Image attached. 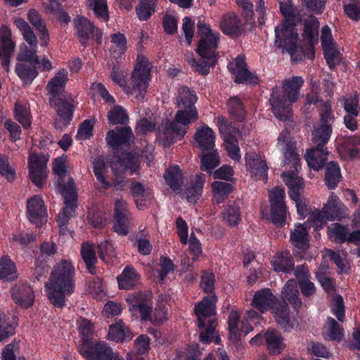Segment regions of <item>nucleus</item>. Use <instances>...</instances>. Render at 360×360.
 Instances as JSON below:
<instances>
[{"mask_svg": "<svg viewBox=\"0 0 360 360\" xmlns=\"http://www.w3.org/2000/svg\"><path fill=\"white\" fill-rule=\"evenodd\" d=\"M74 276L75 268L70 261L62 259L54 265L45 285L47 297L54 307H63L65 296L74 292Z\"/></svg>", "mask_w": 360, "mask_h": 360, "instance_id": "obj_1", "label": "nucleus"}, {"mask_svg": "<svg viewBox=\"0 0 360 360\" xmlns=\"http://www.w3.org/2000/svg\"><path fill=\"white\" fill-rule=\"evenodd\" d=\"M304 79L293 76L283 81L282 89L275 86L271 90L269 103L274 116L281 121H287L292 116V104L296 102Z\"/></svg>", "mask_w": 360, "mask_h": 360, "instance_id": "obj_2", "label": "nucleus"}, {"mask_svg": "<svg viewBox=\"0 0 360 360\" xmlns=\"http://www.w3.org/2000/svg\"><path fill=\"white\" fill-rule=\"evenodd\" d=\"M53 171L58 176V185L64 198L65 206L58 217V224L64 230L70 219L73 216L77 206V195L73 179L68 174L67 167L61 158L56 159Z\"/></svg>", "mask_w": 360, "mask_h": 360, "instance_id": "obj_3", "label": "nucleus"}, {"mask_svg": "<svg viewBox=\"0 0 360 360\" xmlns=\"http://www.w3.org/2000/svg\"><path fill=\"white\" fill-rule=\"evenodd\" d=\"M198 118V114L196 108L179 110L175 115L174 120L165 123L162 133H160L159 127V143H161L165 147H169L177 138L181 139L186 134L185 127L191 122L197 120Z\"/></svg>", "mask_w": 360, "mask_h": 360, "instance_id": "obj_4", "label": "nucleus"}, {"mask_svg": "<svg viewBox=\"0 0 360 360\" xmlns=\"http://www.w3.org/2000/svg\"><path fill=\"white\" fill-rule=\"evenodd\" d=\"M150 70L151 65L148 58L139 54L131 72L129 86L124 87L127 94L135 95L136 98H143L148 87Z\"/></svg>", "mask_w": 360, "mask_h": 360, "instance_id": "obj_5", "label": "nucleus"}, {"mask_svg": "<svg viewBox=\"0 0 360 360\" xmlns=\"http://www.w3.org/2000/svg\"><path fill=\"white\" fill-rule=\"evenodd\" d=\"M297 24H278L275 27V46L287 52L293 60L298 50L299 35L296 26ZM300 60V58H299Z\"/></svg>", "mask_w": 360, "mask_h": 360, "instance_id": "obj_6", "label": "nucleus"}, {"mask_svg": "<svg viewBox=\"0 0 360 360\" xmlns=\"http://www.w3.org/2000/svg\"><path fill=\"white\" fill-rule=\"evenodd\" d=\"M197 37H199L198 54L205 59L217 58L219 33L212 30L207 24H198Z\"/></svg>", "mask_w": 360, "mask_h": 360, "instance_id": "obj_7", "label": "nucleus"}, {"mask_svg": "<svg viewBox=\"0 0 360 360\" xmlns=\"http://www.w3.org/2000/svg\"><path fill=\"white\" fill-rule=\"evenodd\" d=\"M282 295L284 300L279 302L276 297L275 304L271 309L273 311L274 316L289 313L288 304L286 302V300L293 307L296 311H298L302 302L299 297V291L295 281L290 280L286 283L282 290Z\"/></svg>", "mask_w": 360, "mask_h": 360, "instance_id": "obj_8", "label": "nucleus"}, {"mask_svg": "<svg viewBox=\"0 0 360 360\" xmlns=\"http://www.w3.org/2000/svg\"><path fill=\"white\" fill-rule=\"evenodd\" d=\"M78 350L86 360H112L116 353L106 342L99 341L93 343L87 338H84Z\"/></svg>", "mask_w": 360, "mask_h": 360, "instance_id": "obj_9", "label": "nucleus"}, {"mask_svg": "<svg viewBox=\"0 0 360 360\" xmlns=\"http://www.w3.org/2000/svg\"><path fill=\"white\" fill-rule=\"evenodd\" d=\"M228 68L231 75H234L233 81L236 84L256 85L259 82L258 76L248 70L244 55H238L234 61L228 65Z\"/></svg>", "mask_w": 360, "mask_h": 360, "instance_id": "obj_10", "label": "nucleus"}, {"mask_svg": "<svg viewBox=\"0 0 360 360\" xmlns=\"http://www.w3.org/2000/svg\"><path fill=\"white\" fill-rule=\"evenodd\" d=\"M285 190L275 187L269 194L271 205V221L277 226L282 227L285 224L287 207L285 202Z\"/></svg>", "mask_w": 360, "mask_h": 360, "instance_id": "obj_11", "label": "nucleus"}, {"mask_svg": "<svg viewBox=\"0 0 360 360\" xmlns=\"http://www.w3.org/2000/svg\"><path fill=\"white\" fill-rule=\"evenodd\" d=\"M126 301L131 311H139L141 321H152V295L150 292H137L129 294Z\"/></svg>", "mask_w": 360, "mask_h": 360, "instance_id": "obj_12", "label": "nucleus"}, {"mask_svg": "<svg viewBox=\"0 0 360 360\" xmlns=\"http://www.w3.org/2000/svg\"><path fill=\"white\" fill-rule=\"evenodd\" d=\"M49 156L43 153H32L28 160L29 175L32 182L41 188L47 177V162Z\"/></svg>", "mask_w": 360, "mask_h": 360, "instance_id": "obj_13", "label": "nucleus"}, {"mask_svg": "<svg viewBox=\"0 0 360 360\" xmlns=\"http://www.w3.org/2000/svg\"><path fill=\"white\" fill-rule=\"evenodd\" d=\"M134 136L131 129L128 127H117L106 134L107 144L114 150L121 146L130 148L134 143Z\"/></svg>", "mask_w": 360, "mask_h": 360, "instance_id": "obj_14", "label": "nucleus"}, {"mask_svg": "<svg viewBox=\"0 0 360 360\" xmlns=\"http://www.w3.org/2000/svg\"><path fill=\"white\" fill-rule=\"evenodd\" d=\"M49 104L56 110L58 117L55 120V127L62 129L69 124L72 119L75 110L72 101H69L65 96H63L57 99L49 100Z\"/></svg>", "mask_w": 360, "mask_h": 360, "instance_id": "obj_15", "label": "nucleus"}, {"mask_svg": "<svg viewBox=\"0 0 360 360\" xmlns=\"http://www.w3.org/2000/svg\"><path fill=\"white\" fill-rule=\"evenodd\" d=\"M289 167L288 171L282 174L283 181L288 188V195L292 200L300 198L301 192L304 187V182L302 178L298 176V169L301 166L300 162L295 165L294 164L284 165Z\"/></svg>", "mask_w": 360, "mask_h": 360, "instance_id": "obj_16", "label": "nucleus"}, {"mask_svg": "<svg viewBox=\"0 0 360 360\" xmlns=\"http://www.w3.org/2000/svg\"><path fill=\"white\" fill-rule=\"evenodd\" d=\"M15 49L11 30L5 25H2L0 28V60L2 68L7 72L10 71L9 65Z\"/></svg>", "mask_w": 360, "mask_h": 360, "instance_id": "obj_17", "label": "nucleus"}, {"mask_svg": "<svg viewBox=\"0 0 360 360\" xmlns=\"http://www.w3.org/2000/svg\"><path fill=\"white\" fill-rule=\"evenodd\" d=\"M131 225L130 214L127 207V202L122 200H117L114 209L113 231L120 236H127Z\"/></svg>", "mask_w": 360, "mask_h": 360, "instance_id": "obj_18", "label": "nucleus"}, {"mask_svg": "<svg viewBox=\"0 0 360 360\" xmlns=\"http://www.w3.org/2000/svg\"><path fill=\"white\" fill-rule=\"evenodd\" d=\"M278 145L282 146L281 148L283 155V164L297 165L300 162V155L297 150V143L293 138L289 136V133L286 130L281 132L278 137Z\"/></svg>", "mask_w": 360, "mask_h": 360, "instance_id": "obj_19", "label": "nucleus"}, {"mask_svg": "<svg viewBox=\"0 0 360 360\" xmlns=\"http://www.w3.org/2000/svg\"><path fill=\"white\" fill-rule=\"evenodd\" d=\"M217 301L216 295H207L199 302L194 308V312L198 319V328L205 326V319L215 314V304Z\"/></svg>", "mask_w": 360, "mask_h": 360, "instance_id": "obj_20", "label": "nucleus"}, {"mask_svg": "<svg viewBox=\"0 0 360 360\" xmlns=\"http://www.w3.org/2000/svg\"><path fill=\"white\" fill-rule=\"evenodd\" d=\"M27 214L29 221L37 226L46 220V210L41 197L34 195L27 200Z\"/></svg>", "mask_w": 360, "mask_h": 360, "instance_id": "obj_21", "label": "nucleus"}, {"mask_svg": "<svg viewBox=\"0 0 360 360\" xmlns=\"http://www.w3.org/2000/svg\"><path fill=\"white\" fill-rule=\"evenodd\" d=\"M279 8L283 21L282 22H319L315 16L311 15L309 20L302 21L300 15V9L293 5L291 0L279 2Z\"/></svg>", "mask_w": 360, "mask_h": 360, "instance_id": "obj_22", "label": "nucleus"}, {"mask_svg": "<svg viewBox=\"0 0 360 360\" xmlns=\"http://www.w3.org/2000/svg\"><path fill=\"white\" fill-rule=\"evenodd\" d=\"M323 212L328 220H340L347 215V208L337 195L332 193L323 206Z\"/></svg>", "mask_w": 360, "mask_h": 360, "instance_id": "obj_23", "label": "nucleus"}, {"mask_svg": "<svg viewBox=\"0 0 360 360\" xmlns=\"http://www.w3.org/2000/svg\"><path fill=\"white\" fill-rule=\"evenodd\" d=\"M11 295L14 302L23 308H28L34 304L33 290L27 284H15L11 290Z\"/></svg>", "mask_w": 360, "mask_h": 360, "instance_id": "obj_24", "label": "nucleus"}, {"mask_svg": "<svg viewBox=\"0 0 360 360\" xmlns=\"http://www.w3.org/2000/svg\"><path fill=\"white\" fill-rule=\"evenodd\" d=\"M276 297L269 288H262L255 292L252 300V305L256 308L259 314L271 310L274 305Z\"/></svg>", "mask_w": 360, "mask_h": 360, "instance_id": "obj_25", "label": "nucleus"}, {"mask_svg": "<svg viewBox=\"0 0 360 360\" xmlns=\"http://www.w3.org/2000/svg\"><path fill=\"white\" fill-rule=\"evenodd\" d=\"M108 335L109 340L117 343H122L132 340L134 333L125 326L122 319H119L110 326Z\"/></svg>", "mask_w": 360, "mask_h": 360, "instance_id": "obj_26", "label": "nucleus"}, {"mask_svg": "<svg viewBox=\"0 0 360 360\" xmlns=\"http://www.w3.org/2000/svg\"><path fill=\"white\" fill-rule=\"evenodd\" d=\"M271 264L276 272L290 274L294 269L295 261L290 251L284 250L274 256Z\"/></svg>", "mask_w": 360, "mask_h": 360, "instance_id": "obj_27", "label": "nucleus"}, {"mask_svg": "<svg viewBox=\"0 0 360 360\" xmlns=\"http://www.w3.org/2000/svg\"><path fill=\"white\" fill-rule=\"evenodd\" d=\"M328 152L326 148L313 146L307 150L305 159L309 167L314 171H319L326 166L328 160Z\"/></svg>", "mask_w": 360, "mask_h": 360, "instance_id": "obj_28", "label": "nucleus"}, {"mask_svg": "<svg viewBox=\"0 0 360 360\" xmlns=\"http://www.w3.org/2000/svg\"><path fill=\"white\" fill-rule=\"evenodd\" d=\"M68 79V72L62 69L48 82L46 89L51 95L49 100H54L63 96L62 94Z\"/></svg>", "mask_w": 360, "mask_h": 360, "instance_id": "obj_29", "label": "nucleus"}, {"mask_svg": "<svg viewBox=\"0 0 360 360\" xmlns=\"http://www.w3.org/2000/svg\"><path fill=\"white\" fill-rule=\"evenodd\" d=\"M194 139L201 151L210 150L215 146V134L207 125H203L197 129Z\"/></svg>", "mask_w": 360, "mask_h": 360, "instance_id": "obj_30", "label": "nucleus"}, {"mask_svg": "<svg viewBox=\"0 0 360 360\" xmlns=\"http://www.w3.org/2000/svg\"><path fill=\"white\" fill-rule=\"evenodd\" d=\"M205 182V175L200 174L196 175L195 179L190 185L182 191L181 195L189 202H196L202 195V188Z\"/></svg>", "mask_w": 360, "mask_h": 360, "instance_id": "obj_31", "label": "nucleus"}, {"mask_svg": "<svg viewBox=\"0 0 360 360\" xmlns=\"http://www.w3.org/2000/svg\"><path fill=\"white\" fill-rule=\"evenodd\" d=\"M323 167L325 185L329 190L335 189L342 178L339 164L335 161H330Z\"/></svg>", "mask_w": 360, "mask_h": 360, "instance_id": "obj_32", "label": "nucleus"}, {"mask_svg": "<svg viewBox=\"0 0 360 360\" xmlns=\"http://www.w3.org/2000/svg\"><path fill=\"white\" fill-rule=\"evenodd\" d=\"M117 279L120 289L129 290L139 284L140 276L132 266H127Z\"/></svg>", "mask_w": 360, "mask_h": 360, "instance_id": "obj_33", "label": "nucleus"}, {"mask_svg": "<svg viewBox=\"0 0 360 360\" xmlns=\"http://www.w3.org/2000/svg\"><path fill=\"white\" fill-rule=\"evenodd\" d=\"M245 164L248 169L253 176L260 179L267 180L269 167L266 162L258 158L256 154L250 155L248 157L246 155Z\"/></svg>", "mask_w": 360, "mask_h": 360, "instance_id": "obj_34", "label": "nucleus"}, {"mask_svg": "<svg viewBox=\"0 0 360 360\" xmlns=\"http://www.w3.org/2000/svg\"><path fill=\"white\" fill-rule=\"evenodd\" d=\"M76 30L79 41L83 46H86L87 41L91 37L98 44L101 42L102 33L94 24H76Z\"/></svg>", "mask_w": 360, "mask_h": 360, "instance_id": "obj_35", "label": "nucleus"}, {"mask_svg": "<svg viewBox=\"0 0 360 360\" xmlns=\"http://www.w3.org/2000/svg\"><path fill=\"white\" fill-rule=\"evenodd\" d=\"M349 229L347 226L339 223H333L328 226L327 235L333 243L342 244L345 242L352 243Z\"/></svg>", "mask_w": 360, "mask_h": 360, "instance_id": "obj_36", "label": "nucleus"}, {"mask_svg": "<svg viewBox=\"0 0 360 360\" xmlns=\"http://www.w3.org/2000/svg\"><path fill=\"white\" fill-rule=\"evenodd\" d=\"M111 164H117V167L123 171L129 170L131 173L136 172L139 168L140 161L138 156L130 152L122 153Z\"/></svg>", "mask_w": 360, "mask_h": 360, "instance_id": "obj_37", "label": "nucleus"}, {"mask_svg": "<svg viewBox=\"0 0 360 360\" xmlns=\"http://www.w3.org/2000/svg\"><path fill=\"white\" fill-rule=\"evenodd\" d=\"M200 169L207 173H212V169L217 167L220 164V157L217 149L214 148L207 151H202L200 155Z\"/></svg>", "mask_w": 360, "mask_h": 360, "instance_id": "obj_38", "label": "nucleus"}, {"mask_svg": "<svg viewBox=\"0 0 360 360\" xmlns=\"http://www.w3.org/2000/svg\"><path fill=\"white\" fill-rule=\"evenodd\" d=\"M221 214L224 220L230 226H237L241 221L239 202L232 201L225 205Z\"/></svg>", "mask_w": 360, "mask_h": 360, "instance_id": "obj_39", "label": "nucleus"}, {"mask_svg": "<svg viewBox=\"0 0 360 360\" xmlns=\"http://www.w3.org/2000/svg\"><path fill=\"white\" fill-rule=\"evenodd\" d=\"M290 241L300 250L306 251L309 248V234L303 224H299L297 229L291 232Z\"/></svg>", "mask_w": 360, "mask_h": 360, "instance_id": "obj_40", "label": "nucleus"}, {"mask_svg": "<svg viewBox=\"0 0 360 360\" xmlns=\"http://www.w3.org/2000/svg\"><path fill=\"white\" fill-rule=\"evenodd\" d=\"M265 344L271 354H278L282 351L283 338L280 332L276 329L269 328L265 332Z\"/></svg>", "mask_w": 360, "mask_h": 360, "instance_id": "obj_41", "label": "nucleus"}, {"mask_svg": "<svg viewBox=\"0 0 360 360\" xmlns=\"http://www.w3.org/2000/svg\"><path fill=\"white\" fill-rule=\"evenodd\" d=\"M167 184L174 191L181 189L183 184L182 172L179 165L167 168L164 174Z\"/></svg>", "mask_w": 360, "mask_h": 360, "instance_id": "obj_42", "label": "nucleus"}, {"mask_svg": "<svg viewBox=\"0 0 360 360\" xmlns=\"http://www.w3.org/2000/svg\"><path fill=\"white\" fill-rule=\"evenodd\" d=\"M332 131V125L320 124L312 132L311 141L313 146L326 148L325 146L330 138Z\"/></svg>", "mask_w": 360, "mask_h": 360, "instance_id": "obj_43", "label": "nucleus"}, {"mask_svg": "<svg viewBox=\"0 0 360 360\" xmlns=\"http://www.w3.org/2000/svg\"><path fill=\"white\" fill-rule=\"evenodd\" d=\"M315 24H304V33L303 36L305 39L309 41V46L304 49L302 48V54L300 56V60H302V57H307L312 60L315 57V52L312 44V41L318 35L317 27L314 28L313 25ZM318 25L319 24H316Z\"/></svg>", "mask_w": 360, "mask_h": 360, "instance_id": "obj_44", "label": "nucleus"}, {"mask_svg": "<svg viewBox=\"0 0 360 360\" xmlns=\"http://www.w3.org/2000/svg\"><path fill=\"white\" fill-rule=\"evenodd\" d=\"M229 115L237 122H243L246 116V110L240 98L236 96L231 97L227 103Z\"/></svg>", "mask_w": 360, "mask_h": 360, "instance_id": "obj_45", "label": "nucleus"}, {"mask_svg": "<svg viewBox=\"0 0 360 360\" xmlns=\"http://www.w3.org/2000/svg\"><path fill=\"white\" fill-rule=\"evenodd\" d=\"M81 255L89 272L91 274H94L96 273L95 264L97 262V258L93 245L84 243L81 248Z\"/></svg>", "mask_w": 360, "mask_h": 360, "instance_id": "obj_46", "label": "nucleus"}, {"mask_svg": "<svg viewBox=\"0 0 360 360\" xmlns=\"http://www.w3.org/2000/svg\"><path fill=\"white\" fill-rule=\"evenodd\" d=\"M216 203H221L233 191V186L228 182L215 181L211 185Z\"/></svg>", "mask_w": 360, "mask_h": 360, "instance_id": "obj_47", "label": "nucleus"}, {"mask_svg": "<svg viewBox=\"0 0 360 360\" xmlns=\"http://www.w3.org/2000/svg\"><path fill=\"white\" fill-rule=\"evenodd\" d=\"M17 278V269L15 264L8 257L0 259V279L12 281Z\"/></svg>", "mask_w": 360, "mask_h": 360, "instance_id": "obj_48", "label": "nucleus"}, {"mask_svg": "<svg viewBox=\"0 0 360 360\" xmlns=\"http://www.w3.org/2000/svg\"><path fill=\"white\" fill-rule=\"evenodd\" d=\"M15 72L18 76L25 83H30L38 74L36 65H25L22 63L16 64Z\"/></svg>", "mask_w": 360, "mask_h": 360, "instance_id": "obj_49", "label": "nucleus"}, {"mask_svg": "<svg viewBox=\"0 0 360 360\" xmlns=\"http://www.w3.org/2000/svg\"><path fill=\"white\" fill-rule=\"evenodd\" d=\"M179 107L184 108H196L194 104L197 101L198 97L194 91H191L188 86H181L179 89Z\"/></svg>", "mask_w": 360, "mask_h": 360, "instance_id": "obj_50", "label": "nucleus"}, {"mask_svg": "<svg viewBox=\"0 0 360 360\" xmlns=\"http://www.w3.org/2000/svg\"><path fill=\"white\" fill-rule=\"evenodd\" d=\"M87 6L94 11L96 17L103 21L109 20L106 0H87Z\"/></svg>", "mask_w": 360, "mask_h": 360, "instance_id": "obj_51", "label": "nucleus"}, {"mask_svg": "<svg viewBox=\"0 0 360 360\" xmlns=\"http://www.w3.org/2000/svg\"><path fill=\"white\" fill-rule=\"evenodd\" d=\"M92 164L94 165V172L98 181L102 184L104 189L111 187V185L106 181L103 173L106 169V164L103 156L96 158Z\"/></svg>", "mask_w": 360, "mask_h": 360, "instance_id": "obj_52", "label": "nucleus"}, {"mask_svg": "<svg viewBox=\"0 0 360 360\" xmlns=\"http://www.w3.org/2000/svg\"><path fill=\"white\" fill-rule=\"evenodd\" d=\"M327 339L329 340L340 342L344 337L343 328L332 317H328Z\"/></svg>", "mask_w": 360, "mask_h": 360, "instance_id": "obj_53", "label": "nucleus"}, {"mask_svg": "<svg viewBox=\"0 0 360 360\" xmlns=\"http://www.w3.org/2000/svg\"><path fill=\"white\" fill-rule=\"evenodd\" d=\"M324 58L330 70H334L338 65L340 51L336 47V44H326L322 46Z\"/></svg>", "mask_w": 360, "mask_h": 360, "instance_id": "obj_54", "label": "nucleus"}, {"mask_svg": "<svg viewBox=\"0 0 360 360\" xmlns=\"http://www.w3.org/2000/svg\"><path fill=\"white\" fill-rule=\"evenodd\" d=\"M136 14L140 20H147L155 11V0H139Z\"/></svg>", "mask_w": 360, "mask_h": 360, "instance_id": "obj_55", "label": "nucleus"}, {"mask_svg": "<svg viewBox=\"0 0 360 360\" xmlns=\"http://www.w3.org/2000/svg\"><path fill=\"white\" fill-rule=\"evenodd\" d=\"M215 281V275L212 271H203L200 278V288L207 295H216L214 292Z\"/></svg>", "mask_w": 360, "mask_h": 360, "instance_id": "obj_56", "label": "nucleus"}, {"mask_svg": "<svg viewBox=\"0 0 360 360\" xmlns=\"http://www.w3.org/2000/svg\"><path fill=\"white\" fill-rule=\"evenodd\" d=\"M108 119L112 124H125L128 122L129 117L124 109L120 105H115L108 112Z\"/></svg>", "mask_w": 360, "mask_h": 360, "instance_id": "obj_57", "label": "nucleus"}, {"mask_svg": "<svg viewBox=\"0 0 360 360\" xmlns=\"http://www.w3.org/2000/svg\"><path fill=\"white\" fill-rule=\"evenodd\" d=\"M35 49L32 46V49H29L26 45L21 46L17 56V60L22 63V62H27L31 65L39 64V60Z\"/></svg>", "mask_w": 360, "mask_h": 360, "instance_id": "obj_58", "label": "nucleus"}, {"mask_svg": "<svg viewBox=\"0 0 360 360\" xmlns=\"http://www.w3.org/2000/svg\"><path fill=\"white\" fill-rule=\"evenodd\" d=\"M14 117L24 128H28L31 125L30 112L27 108L18 103L15 104Z\"/></svg>", "mask_w": 360, "mask_h": 360, "instance_id": "obj_59", "label": "nucleus"}, {"mask_svg": "<svg viewBox=\"0 0 360 360\" xmlns=\"http://www.w3.org/2000/svg\"><path fill=\"white\" fill-rule=\"evenodd\" d=\"M217 60V58H212V59H205L201 58L197 60L195 58H193L191 61V65L192 67L195 68V70L202 75H207L210 72V68L212 66H214Z\"/></svg>", "mask_w": 360, "mask_h": 360, "instance_id": "obj_60", "label": "nucleus"}, {"mask_svg": "<svg viewBox=\"0 0 360 360\" xmlns=\"http://www.w3.org/2000/svg\"><path fill=\"white\" fill-rule=\"evenodd\" d=\"M345 150L351 157H355L359 153L360 146V136H350L346 137L343 142Z\"/></svg>", "mask_w": 360, "mask_h": 360, "instance_id": "obj_61", "label": "nucleus"}, {"mask_svg": "<svg viewBox=\"0 0 360 360\" xmlns=\"http://www.w3.org/2000/svg\"><path fill=\"white\" fill-rule=\"evenodd\" d=\"M160 269L159 270V283L163 281L169 273L174 271L175 265L172 260L165 256H161L160 258Z\"/></svg>", "mask_w": 360, "mask_h": 360, "instance_id": "obj_62", "label": "nucleus"}, {"mask_svg": "<svg viewBox=\"0 0 360 360\" xmlns=\"http://www.w3.org/2000/svg\"><path fill=\"white\" fill-rule=\"evenodd\" d=\"M18 29L22 32L24 39L32 47L36 48L37 39L34 33V25L32 27L30 24H17Z\"/></svg>", "mask_w": 360, "mask_h": 360, "instance_id": "obj_63", "label": "nucleus"}, {"mask_svg": "<svg viewBox=\"0 0 360 360\" xmlns=\"http://www.w3.org/2000/svg\"><path fill=\"white\" fill-rule=\"evenodd\" d=\"M331 311L339 321L343 322L345 317V309L343 297L338 295L333 299Z\"/></svg>", "mask_w": 360, "mask_h": 360, "instance_id": "obj_64", "label": "nucleus"}]
</instances>
